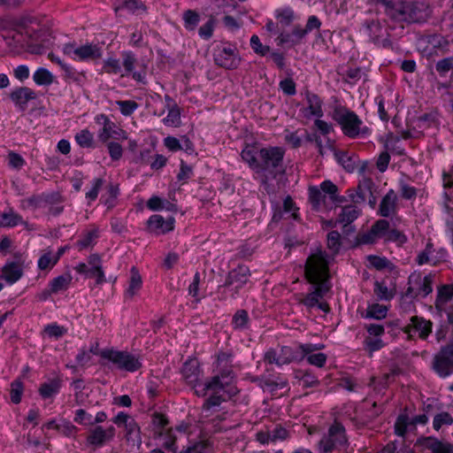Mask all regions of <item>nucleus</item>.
<instances>
[{
    "label": "nucleus",
    "instance_id": "1",
    "mask_svg": "<svg viewBox=\"0 0 453 453\" xmlns=\"http://www.w3.org/2000/svg\"><path fill=\"white\" fill-rule=\"evenodd\" d=\"M234 372L232 369V354L219 352L216 361V373L201 384L195 385V393L198 396H205L211 394L203 405L204 411L219 406L232 395L237 394V389L233 386Z\"/></svg>",
    "mask_w": 453,
    "mask_h": 453
},
{
    "label": "nucleus",
    "instance_id": "2",
    "mask_svg": "<svg viewBox=\"0 0 453 453\" xmlns=\"http://www.w3.org/2000/svg\"><path fill=\"white\" fill-rule=\"evenodd\" d=\"M329 257L326 251L319 250L309 256L305 265V277L314 285L313 290L309 293L301 303L307 308H313L319 304V301L330 289L326 283L328 274Z\"/></svg>",
    "mask_w": 453,
    "mask_h": 453
},
{
    "label": "nucleus",
    "instance_id": "3",
    "mask_svg": "<svg viewBox=\"0 0 453 453\" xmlns=\"http://www.w3.org/2000/svg\"><path fill=\"white\" fill-rule=\"evenodd\" d=\"M332 119L340 126L342 133L349 138L356 139L370 135L371 129L363 120L346 106L337 104L332 111Z\"/></svg>",
    "mask_w": 453,
    "mask_h": 453
},
{
    "label": "nucleus",
    "instance_id": "4",
    "mask_svg": "<svg viewBox=\"0 0 453 453\" xmlns=\"http://www.w3.org/2000/svg\"><path fill=\"white\" fill-rule=\"evenodd\" d=\"M324 348L325 345L322 343H300L297 347V350H294L292 348L288 346H283L281 347L279 354L275 349H270L265 353L264 360L267 364H274L278 366H281L295 361H301L307 354L321 350Z\"/></svg>",
    "mask_w": 453,
    "mask_h": 453
},
{
    "label": "nucleus",
    "instance_id": "5",
    "mask_svg": "<svg viewBox=\"0 0 453 453\" xmlns=\"http://www.w3.org/2000/svg\"><path fill=\"white\" fill-rule=\"evenodd\" d=\"M284 150L280 147H269L259 150V161L257 173L262 174L263 181L274 179L278 174L284 173L282 161Z\"/></svg>",
    "mask_w": 453,
    "mask_h": 453
},
{
    "label": "nucleus",
    "instance_id": "6",
    "mask_svg": "<svg viewBox=\"0 0 453 453\" xmlns=\"http://www.w3.org/2000/svg\"><path fill=\"white\" fill-rule=\"evenodd\" d=\"M348 442L344 426L334 422L319 442L318 449L319 453H331L334 450L342 449Z\"/></svg>",
    "mask_w": 453,
    "mask_h": 453
},
{
    "label": "nucleus",
    "instance_id": "7",
    "mask_svg": "<svg viewBox=\"0 0 453 453\" xmlns=\"http://www.w3.org/2000/svg\"><path fill=\"white\" fill-rule=\"evenodd\" d=\"M361 31L373 43L382 47L389 45V34L384 19L380 20L378 18L365 19Z\"/></svg>",
    "mask_w": 453,
    "mask_h": 453
},
{
    "label": "nucleus",
    "instance_id": "8",
    "mask_svg": "<svg viewBox=\"0 0 453 453\" xmlns=\"http://www.w3.org/2000/svg\"><path fill=\"white\" fill-rule=\"evenodd\" d=\"M100 356L111 362L118 369L127 372H135L142 366L139 358L127 351L104 349Z\"/></svg>",
    "mask_w": 453,
    "mask_h": 453
},
{
    "label": "nucleus",
    "instance_id": "9",
    "mask_svg": "<svg viewBox=\"0 0 453 453\" xmlns=\"http://www.w3.org/2000/svg\"><path fill=\"white\" fill-rule=\"evenodd\" d=\"M62 51L75 61H92L102 57V49L94 43L76 46L73 42L65 43Z\"/></svg>",
    "mask_w": 453,
    "mask_h": 453
},
{
    "label": "nucleus",
    "instance_id": "10",
    "mask_svg": "<svg viewBox=\"0 0 453 453\" xmlns=\"http://www.w3.org/2000/svg\"><path fill=\"white\" fill-rule=\"evenodd\" d=\"M213 59L217 65L233 70L236 69L241 63L238 50L231 44H220L214 49Z\"/></svg>",
    "mask_w": 453,
    "mask_h": 453
},
{
    "label": "nucleus",
    "instance_id": "11",
    "mask_svg": "<svg viewBox=\"0 0 453 453\" xmlns=\"http://www.w3.org/2000/svg\"><path fill=\"white\" fill-rule=\"evenodd\" d=\"M403 8L395 9L394 19H408L411 22H423L430 15V10L425 3H406L403 0Z\"/></svg>",
    "mask_w": 453,
    "mask_h": 453
},
{
    "label": "nucleus",
    "instance_id": "12",
    "mask_svg": "<svg viewBox=\"0 0 453 453\" xmlns=\"http://www.w3.org/2000/svg\"><path fill=\"white\" fill-rule=\"evenodd\" d=\"M432 367L441 378H446L453 372V344L441 348L433 358Z\"/></svg>",
    "mask_w": 453,
    "mask_h": 453
},
{
    "label": "nucleus",
    "instance_id": "13",
    "mask_svg": "<svg viewBox=\"0 0 453 453\" xmlns=\"http://www.w3.org/2000/svg\"><path fill=\"white\" fill-rule=\"evenodd\" d=\"M116 429L114 426H110L107 428L102 426H96L88 431L87 435V444L93 448H100L112 441L115 437Z\"/></svg>",
    "mask_w": 453,
    "mask_h": 453
},
{
    "label": "nucleus",
    "instance_id": "14",
    "mask_svg": "<svg viewBox=\"0 0 453 453\" xmlns=\"http://www.w3.org/2000/svg\"><path fill=\"white\" fill-rule=\"evenodd\" d=\"M289 436V432L281 425H272L258 431L256 434L257 441L262 444L274 443L285 441Z\"/></svg>",
    "mask_w": 453,
    "mask_h": 453
},
{
    "label": "nucleus",
    "instance_id": "15",
    "mask_svg": "<svg viewBox=\"0 0 453 453\" xmlns=\"http://www.w3.org/2000/svg\"><path fill=\"white\" fill-rule=\"evenodd\" d=\"M432 328L433 323L430 320L413 316L410 319V324L403 328V332L407 334L408 339H412V333H417L420 339L426 340L432 333Z\"/></svg>",
    "mask_w": 453,
    "mask_h": 453
},
{
    "label": "nucleus",
    "instance_id": "16",
    "mask_svg": "<svg viewBox=\"0 0 453 453\" xmlns=\"http://www.w3.org/2000/svg\"><path fill=\"white\" fill-rule=\"evenodd\" d=\"M17 261H7L2 267L1 278L8 284H14L23 276V262L21 257H17Z\"/></svg>",
    "mask_w": 453,
    "mask_h": 453
},
{
    "label": "nucleus",
    "instance_id": "17",
    "mask_svg": "<svg viewBox=\"0 0 453 453\" xmlns=\"http://www.w3.org/2000/svg\"><path fill=\"white\" fill-rule=\"evenodd\" d=\"M148 230L157 235L166 234L174 227V219L173 217L165 219L161 215L155 214L149 218L147 221Z\"/></svg>",
    "mask_w": 453,
    "mask_h": 453
},
{
    "label": "nucleus",
    "instance_id": "18",
    "mask_svg": "<svg viewBox=\"0 0 453 453\" xmlns=\"http://www.w3.org/2000/svg\"><path fill=\"white\" fill-rule=\"evenodd\" d=\"M123 67H124V73L120 74L121 77L127 76L129 74H132V77L134 81L145 83V77H146V70L145 68H142L139 71H134V66L136 64V58L132 52H124L123 53Z\"/></svg>",
    "mask_w": 453,
    "mask_h": 453
},
{
    "label": "nucleus",
    "instance_id": "19",
    "mask_svg": "<svg viewBox=\"0 0 453 453\" xmlns=\"http://www.w3.org/2000/svg\"><path fill=\"white\" fill-rule=\"evenodd\" d=\"M373 185L372 179L363 178V180L359 181L356 190L349 189L347 191L348 196L356 204L364 203L368 195L372 196Z\"/></svg>",
    "mask_w": 453,
    "mask_h": 453
},
{
    "label": "nucleus",
    "instance_id": "20",
    "mask_svg": "<svg viewBox=\"0 0 453 453\" xmlns=\"http://www.w3.org/2000/svg\"><path fill=\"white\" fill-rule=\"evenodd\" d=\"M305 99L307 103V106L302 109V114L306 119H311L312 117L321 118L324 115L322 110L323 102L320 97L314 94L307 91L305 93Z\"/></svg>",
    "mask_w": 453,
    "mask_h": 453
},
{
    "label": "nucleus",
    "instance_id": "21",
    "mask_svg": "<svg viewBox=\"0 0 453 453\" xmlns=\"http://www.w3.org/2000/svg\"><path fill=\"white\" fill-rule=\"evenodd\" d=\"M36 97L35 91L28 87L18 88L10 94L11 100L21 111H25L28 102L36 99Z\"/></svg>",
    "mask_w": 453,
    "mask_h": 453
},
{
    "label": "nucleus",
    "instance_id": "22",
    "mask_svg": "<svg viewBox=\"0 0 453 453\" xmlns=\"http://www.w3.org/2000/svg\"><path fill=\"white\" fill-rule=\"evenodd\" d=\"M250 275L248 266L241 265L230 271L227 274L225 286H234L235 289L242 288L249 280Z\"/></svg>",
    "mask_w": 453,
    "mask_h": 453
},
{
    "label": "nucleus",
    "instance_id": "23",
    "mask_svg": "<svg viewBox=\"0 0 453 453\" xmlns=\"http://www.w3.org/2000/svg\"><path fill=\"white\" fill-rule=\"evenodd\" d=\"M397 196L394 189H389L382 197L379 205V214L381 217L388 218L396 214Z\"/></svg>",
    "mask_w": 453,
    "mask_h": 453
},
{
    "label": "nucleus",
    "instance_id": "24",
    "mask_svg": "<svg viewBox=\"0 0 453 453\" xmlns=\"http://www.w3.org/2000/svg\"><path fill=\"white\" fill-rule=\"evenodd\" d=\"M432 281L431 275H426L425 277L418 276L415 279V288L413 287H409L406 294L411 296H421L425 297L433 291Z\"/></svg>",
    "mask_w": 453,
    "mask_h": 453
},
{
    "label": "nucleus",
    "instance_id": "25",
    "mask_svg": "<svg viewBox=\"0 0 453 453\" xmlns=\"http://www.w3.org/2000/svg\"><path fill=\"white\" fill-rule=\"evenodd\" d=\"M98 138L101 142H105L111 138L116 140H126L127 139V133L123 129L119 127L114 122L111 120L99 131Z\"/></svg>",
    "mask_w": 453,
    "mask_h": 453
},
{
    "label": "nucleus",
    "instance_id": "26",
    "mask_svg": "<svg viewBox=\"0 0 453 453\" xmlns=\"http://www.w3.org/2000/svg\"><path fill=\"white\" fill-rule=\"evenodd\" d=\"M200 368L196 361L190 360L184 363L181 372L187 382L193 386L195 388L196 384H201L198 382L200 377Z\"/></svg>",
    "mask_w": 453,
    "mask_h": 453
},
{
    "label": "nucleus",
    "instance_id": "27",
    "mask_svg": "<svg viewBox=\"0 0 453 453\" xmlns=\"http://www.w3.org/2000/svg\"><path fill=\"white\" fill-rule=\"evenodd\" d=\"M241 157L242 160L246 162L255 173H257L259 161V150L254 145L247 144L242 149Z\"/></svg>",
    "mask_w": 453,
    "mask_h": 453
},
{
    "label": "nucleus",
    "instance_id": "28",
    "mask_svg": "<svg viewBox=\"0 0 453 453\" xmlns=\"http://www.w3.org/2000/svg\"><path fill=\"white\" fill-rule=\"evenodd\" d=\"M18 225H24L25 226H27V222L23 220L22 217L12 209L0 213L1 227H13Z\"/></svg>",
    "mask_w": 453,
    "mask_h": 453
},
{
    "label": "nucleus",
    "instance_id": "29",
    "mask_svg": "<svg viewBox=\"0 0 453 453\" xmlns=\"http://www.w3.org/2000/svg\"><path fill=\"white\" fill-rule=\"evenodd\" d=\"M427 42L428 46L434 50L429 52L430 55H443L449 51L448 40L440 35H433L429 36Z\"/></svg>",
    "mask_w": 453,
    "mask_h": 453
},
{
    "label": "nucleus",
    "instance_id": "30",
    "mask_svg": "<svg viewBox=\"0 0 453 453\" xmlns=\"http://www.w3.org/2000/svg\"><path fill=\"white\" fill-rule=\"evenodd\" d=\"M453 299V285H443L438 289L435 307L439 311L449 303Z\"/></svg>",
    "mask_w": 453,
    "mask_h": 453
},
{
    "label": "nucleus",
    "instance_id": "31",
    "mask_svg": "<svg viewBox=\"0 0 453 453\" xmlns=\"http://www.w3.org/2000/svg\"><path fill=\"white\" fill-rule=\"evenodd\" d=\"M155 439L162 441V446L171 451L175 452L177 448L175 446L176 436L174 435L173 429L158 430L154 432Z\"/></svg>",
    "mask_w": 453,
    "mask_h": 453
},
{
    "label": "nucleus",
    "instance_id": "32",
    "mask_svg": "<svg viewBox=\"0 0 453 453\" xmlns=\"http://www.w3.org/2000/svg\"><path fill=\"white\" fill-rule=\"evenodd\" d=\"M360 213L361 210L357 208L356 203L346 205L342 208L337 221L347 226L356 220Z\"/></svg>",
    "mask_w": 453,
    "mask_h": 453
},
{
    "label": "nucleus",
    "instance_id": "33",
    "mask_svg": "<svg viewBox=\"0 0 453 453\" xmlns=\"http://www.w3.org/2000/svg\"><path fill=\"white\" fill-rule=\"evenodd\" d=\"M142 285V276L136 267L133 266L130 270V280L126 291V296L132 298L141 289Z\"/></svg>",
    "mask_w": 453,
    "mask_h": 453
},
{
    "label": "nucleus",
    "instance_id": "34",
    "mask_svg": "<svg viewBox=\"0 0 453 453\" xmlns=\"http://www.w3.org/2000/svg\"><path fill=\"white\" fill-rule=\"evenodd\" d=\"M295 378L303 388H315L319 385L318 378L309 371L297 370L295 372Z\"/></svg>",
    "mask_w": 453,
    "mask_h": 453
},
{
    "label": "nucleus",
    "instance_id": "35",
    "mask_svg": "<svg viewBox=\"0 0 453 453\" xmlns=\"http://www.w3.org/2000/svg\"><path fill=\"white\" fill-rule=\"evenodd\" d=\"M127 10L132 13L146 12L147 8L141 0H118V5L115 11Z\"/></svg>",
    "mask_w": 453,
    "mask_h": 453
},
{
    "label": "nucleus",
    "instance_id": "36",
    "mask_svg": "<svg viewBox=\"0 0 453 453\" xmlns=\"http://www.w3.org/2000/svg\"><path fill=\"white\" fill-rule=\"evenodd\" d=\"M125 430V438L127 442L132 443V445H136L139 447L142 443L140 427L134 419L131 421L127 426L124 427Z\"/></svg>",
    "mask_w": 453,
    "mask_h": 453
},
{
    "label": "nucleus",
    "instance_id": "37",
    "mask_svg": "<svg viewBox=\"0 0 453 453\" xmlns=\"http://www.w3.org/2000/svg\"><path fill=\"white\" fill-rule=\"evenodd\" d=\"M72 279L69 273L59 275L49 282V287L51 288V292L58 294L66 290L70 287Z\"/></svg>",
    "mask_w": 453,
    "mask_h": 453
},
{
    "label": "nucleus",
    "instance_id": "38",
    "mask_svg": "<svg viewBox=\"0 0 453 453\" xmlns=\"http://www.w3.org/2000/svg\"><path fill=\"white\" fill-rule=\"evenodd\" d=\"M309 202L315 211H319L326 203V195L316 186H311L308 189Z\"/></svg>",
    "mask_w": 453,
    "mask_h": 453
},
{
    "label": "nucleus",
    "instance_id": "39",
    "mask_svg": "<svg viewBox=\"0 0 453 453\" xmlns=\"http://www.w3.org/2000/svg\"><path fill=\"white\" fill-rule=\"evenodd\" d=\"M61 387L60 379H53L42 383L39 388V393L42 398H50L59 392Z\"/></svg>",
    "mask_w": 453,
    "mask_h": 453
},
{
    "label": "nucleus",
    "instance_id": "40",
    "mask_svg": "<svg viewBox=\"0 0 453 453\" xmlns=\"http://www.w3.org/2000/svg\"><path fill=\"white\" fill-rule=\"evenodd\" d=\"M33 80L39 86H50L54 81V75L48 69L40 67L34 73Z\"/></svg>",
    "mask_w": 453,
    "mask_h": 453
},
{
    "label": "nucleus",
    "instance_id": "41",
    "mask_svg": "<svg viewBox=\"0 0 453 453\" xmlns=\"http://www.w3.org/2000/svg\"><path fill=\"white\" fill-rule=\"evenodd\" d=\"M58 263V257L54 256L52 250H43V253L38 259V268L42 271L51 269Z\"/></svg>",
    "mask_w": 453,
    "mask_h": 453
},
{
    "label": "nucleus",
    "instance_id": "42",
    "mask_svg": "<svg viewBox=\"0 0 453 453\" xmlns=\"http://www.w3.org/2000/svg\"><path fill=\"white\" fill-rule=\"evenodd\" d=\"M98 238V229L93 228L84 232L81 239L77 242L76 245L80 250L88 249L96 243V240Z\"/></svg>",
    "mask_w": 453,
    "mask_h": 453
},
{
    "label": "nucleus",
    "instance_id": "43",
    "mask_svg": "<svg viewBox=\"0 0 453 453\" xmlns=\"http://www.w3.org/2000/svg\"><path fill=\"white\" fill-rule=\"evenodd\" d=\"M375 5L384 7L385 12L391 16L395 17V9L403 8V0H369Z\"/></svg>",
    "mask_w": 453,
    "mask_h": 453
},
{
    "label": "nucleus",
    "instance_id": "44",
    "mask_svg": "<svg viewBox=\"0 0 453 453\" xmlns=\"http://www.w3.org/2000/svg\"><path fill=\"white\" fill-rule=\"evenodd\" d=\"M325 195H328L329 199L333 202H342L343 197H340L337 195L338 188L330 180H325L321 182L319 188Z\"/></svg>",
    "mask_w": 453,
    "mask_h": 453
},
{
    "label": "nucleus",
    "instance_id": "45",
    "mask_svg": "<svg viewBox=\"0 0 453 453\" xmlns=\"http://www.w3.org/2000/svg\"><path fill=\"white\" fill-rule=\"evenodd\" d=\"M374 294L380 300H391L395 296V291L388 288L385 282L376 281L373 288Z\"/></svg>",
    "mask_w": 453,
    "mask_h": 453
},
{
    "label": "nucleus",
    "instance_id": "46",
    "mask_svg": "<svg viewBox=\"0 0 453 453\" xmlns=\"http://www.w3.org/2000/svg\"><path fill=\"white\" fill-rule=\"evenodd\" d=\"M435 70L441 77H445L451 71V77H453V55L437 61Z\"/></svg>",
    "mask_w": 453,
    "mask_h": 453
},
{
    "label": "nucleus",
    "instance_id": "47",
    "mask_svg": "<svg viewBox=\"0 0 453 453\" xmlns=\"http://www.w3.org/2000/svg\"><path fill=\"white\" fill-rule=\"evenodd\" d=\"M163 123L167 127H179L180 125V111L178 105L168 109V113L163 119Z\"/></svg>",
    "mask_w": 453,
    "mask_h": 453
},
{
    "label": "nucleus",
    "instance_id": "48",
    "mask_svg": "<svg viewBox=\"0 0 453 453\" xmlns=\"http://www.w3.org/2000/svg\"><path fill=\"white\" fill-rule=\"evenodd\" d=\"M74 138L76 142L81 148L94 147V135L88 129H83L81 132L77 133Z\"/></svg>",
    "mask_w": 453,
    "mask_h": 453
},
{
    "label": "nucleus",
    "instance_id": "49",
    "mask_svg": "<svg viewBox=\"0 0 453 453\" xmlns=\"http://www.w3.org/2000/svg\"><path fill=\"white\" fill-rule=\"evenodd\" d=\"M249 323V315L245 310H238L232 319L234 329L242 330L247 328Z\"/></svg>",
    "mask_w": 453,
    "mask_h": 453
},
{
    "label": "nucleus",
    "instance_id": "50",
    "mask_svg": "<svg viewBox=\"0 0 453 453\" xmlns=\"http://www.w3.org/2000/svg\"><path fill=\"white\" fill-rule=\"evenodd\" d=\"M433 248V244L431 242H428L426 246V249L419 252L417 256L416 261L419 265L429 264L432 265H436L439 264V259H434L430 257L431 249Z\"/></svg>",
    "mask_w": 453,
    "mask_h": 453
},
{
    "label": "nucleus",
    "instance_id": "51",
    "mask_svg": "<svg viewBox=\"0 0 453 453\" xmlns=\"http://www.w3.org/2000/svg\"><path fill=\"white\" fill-rule=\"evenodd\" d=\"M387 312L388 308L385 305L374 303L368 307L365 317L375 319H382L386 318Z\"/></svg>",
    "mask_w": 453,
    "mask_h": 453
},
{
    "label": "nucleus",
    "instance_id": "52",
    "mask_svg": "<svg viewBox=\"0 0 453 453\" xmlns=\"http://www.w3.org/2000/svg\"><path fill=\"white\" fill-rule=\"evenodd\" d=\"M8 165L14 170H20L25 165L26 161L21 155L15 151H9L7 155Z\"/></svg>",
    "mask_w": 453,
    "mask_h": 453
},
{
    "label": "nucleus",
    "instance_id": "53",
    "mask_svg": "<svg viewBox=\"0 0 453 453\" xmlns=\"http://www.w3.org/2000/svg\"><path fill=\"white\" fill-rule=\"evenodd\" d=\"M372 229L378 239H386L389 230V222L386 219H379L372 226Z\"/></svg>",
    "mask_w": 453,
    "mask_h": 453
},
{
    "label": "nucleus",
    "instance_id": "54",
    "mask_svg": "<svg viewBox=\"0 0 453 453\" xmlns=\"http://www.w3.org/2000/svg\"><path fill=\"white\" fill-rule=\"evenodd\" d=\"M183 19L185 27L188 30H194L199 22V15L195 11L188 10L183 13Z\"/></svg>",
    "mask_w": 453,
    "mask_h": 453
},
{
    "label": "nucleus",
    "instance_id": "55",
    "mask_svg": "<svg viewBox=\"0 0 453 453\" xmlns=\"http://www.w3.org/2000/svg\"><path fill=\"white\" fill-rule=\"evenodd\" d=\"M411 422H410L409 417L406 414L399 415L395 424V434L399 436H404Z\"/></svg>",
    "mask_w": 453,
    "mask_h": 453
},
{
    "label": "nucleus",
    "instance_id": "56",
    "mask_svg": "<svg viewBox=\"0 0 453 453\" xmlns=\"http://www.w3.org/2000/svg\"><path fill=\"white\" fill-rule=\"evenodd\" d=\"M407 240V236L402 231L395 228L389 229L385 239L386 242H395L400 246L404 244Z\"/></svg>",
    "mask_w": 453,
    "mask_h": 453
},
{
    "label": "nucleus",
    "instance_id": "57",
    "mask_svg": "<svg viewBox=\"0 0 453 453\" xmlns=\"http://www.w3.org/2000/svg\"><path fill=\"white\" fill-rule=\"evenodd\" d=\"M23 393V382L20 380H15L11 384V400L13 403H19L21 401Z\"/></svg>",
    "mask_w": 453,
    "mask_h": 453
},
{
    "label": "nucleus",
    "instance_id": "58",
    "mask_svg": "<svg viewBox=\"0 0 453 453\" xmlns=\"http://www.w3.org/2000/svg\"><path fill=\"white\" fill-rule=\"evenodd\" d=\"M104 70L111 74H121L122 68L119 59L109 58L104 61Z\"/></svg>",
    "mask_w": 453,
    "mask_h": 453
},
{
    "label": "nucleus",
    "instance_id": "59",
    "mask_svg": "<svg viewBox=\"0 0 453 453\" xmlns=\"http://www.w3.org/2000/svg\"><path fill=\"white\" fill-rule=\"evenodd\" d=\"M453 418L449 412H441L435 415L433 421V426L435 430H439L443 425H452Z\"/></svg>",
    "mask_w": 453,
    "mask_h": 453
},
{
    "label": "nucleus",
    "instance_id": "60",
    "mask_svg": "<svg viewBox=\"0 0 453 453\" xmlns=\"http://www.w3.org/2000/svg\"><path fill=\"white\" fill-rule=\"evenodd\" d=\"M42 206V198L41 196L34 195L28 198L20 201V208L23 210L27 209H37Z\"/></svg>",
    "mask_w": 453,
    "mask_h": 453
},
{
    "label": "nucleus",
    "instance_id": "61",
    "mask_svg": "<svg viewBox=\"0 0 453 453\" xmlns=\"http://www.w3.org/2000/svg\"><path fill=\"white\" fill-rule=\"evenodd\" d=\"M341 234L337 231H331L327 234V248L337 253L341 248Z\"/></svg>",
    "mask_w": 453,
    "mask_h": 453
},
{
    "label": "nucleus",
    "instance_id": "62",
    "mask_svg": "<svg viewBox=\"0 0 453 453\" xmlns=\"http://www.w3.org/2000/svg\"><path fill=\"white\" fill-rule=\"evenodd\" d=\"M104 183V180L102 178H96L93 180L91 188L86 193V198L89 203L97 198L99 190L102 188Z\"/></svg>",
    "mask_w": 453,
    "mask_h": 453
},
{
    "label": "nucleus",
    "instance_id": "63",
    "mask_svg": "<svg viewBox=\"0 0 453 453\" xmlns=\"http://www.w3.org/2000/svg\"><path fill=\"white\" fill-rule=\"evenodd\" d=\"M307 362L314 366H317L319 368L323 367L326 365L327 357L324 353H316L313 354V352L309 353L305 356Z\"/></svg>",
    "mask_w": 453,
    "mask_h": 453
},
{
    "label": "nucleus",
    "instance_id": "64",
    "mask_svg": "<svg viewBox=\"0 0 453 453\" xmlns=\"http://www.w3.org/2000/svg\"><path fill=\"white\" fill-rule=\"evenodd\" d=\"M180 453H209V444L204 441H201L182 449Z\"/></svg>",
    "mask_w": 453,
    "mask_h": 453
}]
</instances>
